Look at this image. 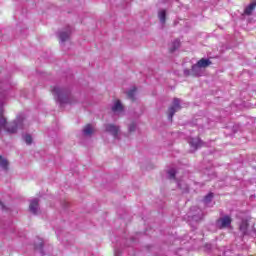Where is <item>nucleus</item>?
Wrapping results in <instances>:
<instances>
[{
	"instance_id": "nucleus-5",
	"label": "nucleus",
	"mask_w": 256,
	"mask_h": 256,
	"mask_svg": "<svg viewBox=\"0 0 256 256\" xmlns=\"http://www.w3.org/2000/svg\"><path fill=\"white\" fill-rule=\"evenodd\" d=\"M111 109L114 115L123 114L124 108H123V104H121V100H115Z\"/></svg>"
},
{
	"instance_id": "nucleus-13",
	"label": "nucleus",
	"mask_w": 256,
	"mask_h": 256,
	"mask_svg": "<svg viewBox=\"0 0 256 256\" xmlns=\"http://www.w3.org/2000/svg\"><path fill=\"white\" fill-rule=\"evenodd\" d=\"M196 65H199L202 69H205L211 65V61H209V59L202 58L196 63Z\"/></svg>"
},
{
	"instance_id": "nucleus-6",
	"label": "nucleus",
	"mask_w": 256,
	"mask_h": 256,
	"mask_svg": "<svg viewBox=\"0 0 256 256\" xmlns=\"http://www.w3.org/2000/svg\"><path fill=\"white\" fill-rule=\"evenodd\" d=\"M189 145L193 151H197L199 147L203 146V142L199 138H190Z\"/></svg>"
},
{
	"instance_id": "nucleus-20",
	"label": "nucleus",
	"mask_w": 256,
	"mask_h": 256,
	"mask_svg": "<svg viewBox=\"0 0 256 256\" xmlns=\"http://www.w3.org/2000/svg\"><path fill=\"white\" fill-rule=\"evenodd\" d=\"M181 45V42L179 40H175L173 43H172V47H171V51H177V49H179Z\"/></svg>"
},
{
	"instance_id": "nucleus-2",
	"label": "nucleus",
	"mask_w": 256,
	"mask_h": 256,
	"mask_svg": "<svg viewBox=\"0 0 256 256\" xmlns=\"http://www.w3.org/2000/svg\"><path fill=\"white\" fill-rule=\"evenodd\" d=\"M181 110V100L174 99L172 105L168 109V119L169 121H173V115L177 113V111Z\"/></svg>"
},
{
	"instance_id": "nucleus-15",
	"label": "nucleus",
	"mask_w": 256,
	"mask_h": 256,
	"mask_svg": "<svg viewBox=\"0 0 256 256\" xmlns=\"http://www.w3.org/2000/svg\"><path fill=\"white\" fill-rule=\"evenodd\" d=\"M167 17V11L165 10H160L158 12V18L160 20V23H162V25H165V19Z\"/></svg>"
},
{
	"instance_id": "nucleus-3",
	"label": "nucleus",
	"mask_w": 256,
	"mask_h": 256,
	"mask_svg": "<svg viewBox=\"0 0 256 256\" xmlns=\"http://www.w3.org/2000/svg\"><path fill=\"white\" fill-rule=\"evenodd\" d=\"M105 131L114 137V139H119L121 133V128L115 124H105Z\"/></svg>"
},
{
	"instance_id": "nucleus-18",
	"label": "nucleus",
	"mask_w": 256,
	"mask_h": 256,
	"mask_svg": "<svg viewBox=\"0 0 256 256\" xmlns=\"http://www.w3.org/2000/svg\"><path fill=\"white\" fill-rule=\"evenodd\" d=\"M211 201H213V193H209L207 196H205L204 205H206V207H210Z\"/></svg>"
},
{
	"instance_id": "nucleus-25",
	"label": "nucleus",
	"mask_w": 256,
	"mask_h": 256,
	"mask_svg": "<svg viewBox=\"0 0 256 256\" xmlns=\"http://www.w3.org/2000/svg\"><path fill=\"white\" fill-rule=\"evenodd\" d=\"M184 75H186V76L191 75V70L185 69V70H184Z\"/></svg>"
},
{
	"instance_id": "nucleus-7",
	"label": "nucleus",
	"mask_w": 256,
	"mask_h": 256,
	"mask_svg": "<svg viewBox=\"0 0 256 256\" xmlns=\"http://www.w3.org/2000/svg\"><path fill=\"white\" fill-rule=\"evenodd\" d=\"M29 209L33 213V215H37L39 213V199L35 198L31 200Z\"/></svg>"
},
{
	"instance_id": "nucleus-17",
	"label": "nucleus",
	"mask_w": 256,
	"mask_h": 256,
	"mask_svg": "<svg viewBox=\"0 0 256 256\" xmlns=\"http://www.w3.org/2000/svg\"><path fill=\"white\" fill-rule=\"evenodd\" d=\"M255 7H256V4L255 3H251L249 6H247L244 10V13L246 15H251L253 13V11H255Z\"/></svg>"
},
{
	"instance_id": "nucleus-11",
	"label": "nucleus",
	"mask_w": 256,
	"mask_h": 256,
	"mask_svg": "<svg viewBox=\"0 0 256 256\" xmlns=\"http://www.w3.org/2000/svg\"><path fill=\"white\" fill-rule=\"evenodd\" d=\"M95 133V127L91 124H87L83 129V135L85 137H91L92 134Z\"/></svg>"
},
{
	"instance_id": "nucleus-22",
	"label": "nucleus",
	"mask_w": 256,
	"mask_h": 256,
	"mask_svg": "<svg viewBox=\"0 0 256 256\" xmlns=\"http://www.w3.org/2000/svg\"><path fill=\"white\" fill-rule=\"evenodd\" d=\"M176 173H177V171L175 169H173V168L168 170V177H169V179H175Z\"/></svg>"
},
{
	"instance_id": "nucleus-1",
	"label": "nucleus",
	"mask_w": 256,
	"mask_h": 256,
	"mask_svg": "<svg viewBox=\"0 0 256 256\" xmlns=\"http://www.w3.org/2000/svg\"><path fill=\"white\" fill-rule=\"evenodd\" d=\"M51 91L57 103H59L61 106L67 104L73 105V103H75V99L73 96H71V93L68 89L54 86Z\"/></svg>"
},
{
	"instance_id": "nucleus-24",
	"label": "nucleus",
	"mask_w": 256,
	"mask_h": 256,
	"mask_svg": "<svg viewBox=\"0 0 256 256\" xmlns=\"http://www.w3.org/2000/svg\"><path fill=\"white\" fill-rule=\"evenodd\" d=\"M35 249H38L39 251H41L43 249V241L42 240L39 241V245L35 246Z\"/></svg>"
},
{
	"instance_id": "nucleus-10",
	"label": "nucleus",
	"mask_w": 256,
	"mask_h": 256,
	"mask_svg": "<svg viewBox=\"0 0 256 256\" xmlns=\"http://www.w3.org/2000/svg\"><path fill=\"white\" fill-rule=\"evenodd\" d=\"M178 189H181L183 193H187L189 191V185H187V182H185V179H177L176 180Z\"/></svg>"
},
{
	"instance_id": "nucleus-26",
	"label": "nucleus",
	"mask_w": 256,
	"mask_h": 256,
	"mask_svg": "<svg viewBox=\"0 0 256 256\" xmlns=\"http://www.w3.org/2000/svg\"><path fill=\"white\" fill-rule=\"evenodd\" d=\"M0 209H2V211H5V209H6L5 204L0 203Z\"/></svg>"
},
{
	"instance_id": "nucleus-4",
	"label": "nucleus",
	"mask_w": 256,
	"mask_h": 256,
	"mask_svg": "<svg viewBox=\"0 0 256 256\" xmlns=\"http://www.w3.org/2000/svg\"><path fill=\"white\" fill-rule=\"evenodd\" d=\"M217 227L220 229H225L226 227H229L231 225V217L224 216L217 220L216 222Z\"/></svg>"
},
{
	"instance_id": "nucleus-9",
	"label": "nucleus",
	"mask_w": 256,
	"mask_h": 256,
	"mask_svg": "<svg viewBox=\"0 0 256 256\" xmlns=\"http://www.w3.org/2000/svg\"><path fill=\"white\" fill-rule=\"evenodd\" d=\"M191 75L192 77H201L203 75V69L199 64H195L192 66Z\"/></svg>"
},
{
	"instance_id": "nucleus-8",
	"label": "nucleus",
	"mask_w": 256,
	"mask_h": 256,
	"mask_svg": "<svg viewBox=\"0 0 256 256\" xmlns=\"http://www.w3.org/2000/svg\"><path fill=\"white\" fill-rule=\"evenodd\" d=\"M70 36H71V28H67L65 31H61L58 34V37L61 43H65V41H69Z\"/></svg>"
},
{
	"instance_id": "nucleus-19",
	"label": "nucleus",
	"mask_w": 256,
	"mask_h": 256,
	"mask_svg": "<svg viewBox=\"0 0 256 256\" xmlns=\"http://www.w3.org/2000/svg\"><path fill=\"white\" fill-rule=\"evenodd\" d=\"M203 219V213L201 210L197 214L192 215V221H201Z\"/></svg>"
},
{
	"instance_id": "nucleus-14",
	"label": "nucleus",
	"mask_w": 256,
	"mask_h": 256,
	"mask_svg": "<svg viewBox=\"0 0 256 256\" xmlns=\"http://www.w3.org/2000/svg\"><path fill=\"white\" fill-rule=\"evenodd\" d=\"M247 227H249V223L247 222V220H242L240 224V231L242 235H247Z\"/></svg>"
},
{
	"instance_id": "nucleus-21",
	"label": "nucleus",
	"mask_w": 256,
	"mask_h": 256,
	"mask_svg": "<svg viewBox=\"0 0 256 256\" xmlns=\"http://www.w3.org/2000/svg\"><path fill=\"white\" fill-rule=\"evenodd\" d=\"M25 143L27 145H31V143H33V138L31 137V135L29 134H26L24 137H23Z\"/></svg>"
},
{
	"instance_id": "nucleus-16",
	"label": "nucleus",
	"mask_w": 256,
	"mask_h": 256,
	"mask_svg": "<svg viewBox=\"0 0 256 256\" xmlns=\"http://www.w3.org/2000/svg\"><path fill=\"white\" fill-rule=\"evenodd\" d=\"M0 167H1V169H4L5 171H7L8 167H9V162L7 161V159H5L1 155H0Z\"/></svg>"
},
{
	"instance_id": "nucleus-12",
	"label": "nucleus",
	"mask_w": 256,
	"mask_h": 256,
	"mask_svg": "<svg viewBox=\"0 0 256 256\" xmlns=\"http://www.w3.org/2000/svg\"><path fill=\"white\" fill-rule=\"evenodd\" d=\"M127 96L131 99V101H135V99H137V88L132 87L130 90H128Z\"/></svg>"
},
{
	"instance_id": "nucleus-23",
	"label": "nucleus",
	"mask_w": 256,
	"mask_h": 256,
	"mask_svg": "<svg viewBox=\"0 0 256 256\" xmlns=\"http://www.w3.org/2000/svg\"><path fill=\"white\" fill-rule=\"evenodd\" d=\"M136 129H137V124L135 123L130 124L128 127L129 133H133L134 131H136Z\"/></svg>"
}]
</instances>
